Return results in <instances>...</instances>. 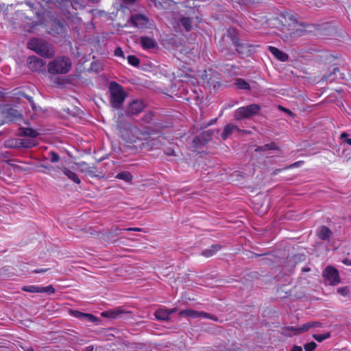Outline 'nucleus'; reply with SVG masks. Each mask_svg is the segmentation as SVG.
Returning a JSON list of instances; mask_svg holds the SVG:
<instances>
[{
    "label": "nucleus",
    "instance_id": "nucleus-20",
    "mask_svg": "<svg viewBox=\"0 0 351 351\" xmlns=\"http://www.w3.org/2000/svg\"><path fill=\"white\" fill-rule=\"evenodd\" d=\"M20 135L35 138L38 135V132L32 128H20Z\"/></svg>",
    "mask_w": 351,
    "mask_h": 351
},
{
    "label": "nucleus",
    "instance_id": "nucleus-22",
    "mask_svg": "<svg viewBox=\"0 0 351 351\" xmlns=\"http://www.w3.org/2000/svg\"><path fill=\"white\" fill-rule=\"evenodd\" d=\"M20 138H10L4 142V145L7 148H20Z\"/></svg>",
    "mask_w": 351,
    "mask_h": 351
},
{
    "label": "nucleus",
    "instance_id": "nucleus-44",
    "mask_svg": "<svg viewBox=\"0 0 351 351\" xmlns=\"http://www.w3.org/2000/svg\"><path fill=\"white\" fill-rule=\"evenodd\" d=\"M342 263L346 265H351V260L345 258L342 261Z\"/></svg>",
    "mask_w": 351,
    "mask_h": 351
},
{
    "label": "nucleus",
    "instance_id": "nucleus-24",
    "mask_svg": "<svg viewBox=\"0 0 351 351\" xmlns=\"http://www.w3.org/2000/svg\"><path fill=\"white\" fill-rule=\"evenodd\" d=\"M320 326L321 324L318 322H311L306 323L305 324L300 327L298 330L300 332H302L308 330L311 328L319 327Z\"/></svg>",
    "mask_w": 351,
    "mask_h": 351
},
{
    "label": "nucleus",
    "instance_id": "nucleus-17",
    "mask_svg": "<svg viewBox=\"0 0 351 351\" xmlns=\"http://www.w3.org/2000/svg\"><path fill=\"white\" fill-rule=\"evenodd\" d=\"M62 171L64 173V174L68 178H69L73 182L76 184H80L81 182L80 179L78 178L77 175L75 173L70 171L66 167L62 168Z\"/></svg>",
    "mask_w": 351,
    "mask_h": 351
},
{
    "label": "nucleus",
    "instance_id": "nucleus-12",
    "mask_svg": "<svg viewBox=\"0 0 351 351\" xmlns=\"http://www.w3.org/2000/svg\"><path fill=\"white\" fill-rule=\"evenodd\" d=\"M71 314L75 317L80 319H86L90 322H95L97 319L93 315L89 313H85L77 311H71Z\"/></svg>",
    "mask_w": 351,
    "mask_h": 351
},
{
    "label": "nucleus",
    "instance_id": "nucleus-36",
    "mask_svg": "<svg viewBox=\"0 0 351 351\" xmlns=\"http://www.w3.org/2000/svg\"><path fill=\"white\" fill-rule=\"evenodd\" d=\"M49 154L51 156V158H50L51 162H56L59 161L60 156L58 154H56V152H51Z\"/></svg>",
    "mask_w": 351,
    "mask_h": 351
},
{
    "label": "nucleus",
    "instance_id": "nucleus-48",
    "mask_svg": "<svg viewBox=\"0 0 351 351\" xmlns=\"http://www.w3.org/2000/svg\"><path fill=\"white\" fill-rule=\"evenodd\" d=\"M31 106H32V110L34 111H36V104H34V101L31 103Z\"/></svg>",
    "mask_w": 351,
    "mask_h": 351
},
{
    "label": "nucleus",
    "instance_id": "nucleus-45",
    "mask_svg": "<svg viewBox=\"0 0 351 351\" xmlns=\"http://www.w3.org/2000/svg\"><path fill=\"white\" fill-rule=\"evenodd\" d=\"M122 1L125 4L131 5V4H133L136 0H122Z\"/></svg>",
    "mask_w": 351,
    "mask_h": 351
},
{
    "label": "nucleus",
    "instance_id": "nucleus-18",
    "mask_svg": "<svg viewBox=\"0 0 351 351\" xmlns=\"http://www.w3.org/2000/svg\"><path fill=\"white\" fill-rule=\"evenodd\" d=\"M221 249V246L219 245H213L210 247L202 251V255L208 258L213 256L217 252Z\"/></svg>",
    "mask_w": 351,
    "mask_h": 351
},
{
    "label": "nucleus",
    "instance_id": "nucleus-26",
    "mask_svg": "<svg viewBox=\"0 0 351 351\" xmlns=\"http://www.w3.org/2000/svg\"><path fill=\"white\" fill-rule=\"evenodd\" d=\"M20 148H30L36 145V143L32 139L20 138Z\"/></svg>",
    "mask_w": 351,
    "mask_h": 351
},
{
    "label": "nucleus",
    "instance_id": "nucleus-57",
    "mask_svg": "<svg viewBox=\"0 0 351 351\" xmlns=\"http://www.w3.org/2000/svg\"><path fill=\"white\" fill-rule=\"evenodd\" d=\"M216 121V119L212 120V122L208 123V125H210L212 124V123H214Z\"/></svg>",
    "mask_w": 351,
    "mask_h": 351
},
{
    "label": "nucleus",
    "instance_id": "nucleus-14",
    "mask_svg": "<svg viewBox=\"0 0 351 351\" xmlns=\"http://www.w3.org/2000/svg\"><path fill=\"white\" fill-rule=\"evenodd\" d=\"M269 50L278 60L285 62L288 60V56L275 47L269 46Z\"/></svg>",
    "mask_w": 351,
    "mask_h": 351
},
{
    "label": "nucleus",
    "instance_id": "nucleus-21",
    "mask_svg": "<svg viewBox=\"0 0 351 351\" xmlns=\"http://www.w3.org/2000/svg\"><path fill=\"white\" fill-rule=\"evenodd\" d=\"M122 313L123 311L120 309H114L101 313V316L107 318L114 319Z\"/></svg>",
    "mask_w": 351,
    "mask_h": 351
},
{
    "label": "nucleus",
    "instance_id": "nucleus-1",
    "mask_svg": "<svg viewBox=\"0 0 351 351\" xmlns=\"http://www.w3.org/2000/svg\"><path fill=\"white\" fill-rule=\"evenodd\" d=\"M72 67L71 59L66 56H57L50 61L47 65V71L50 74H66Z\"/></svg>",
    "mask_w": 351,
    "mask_h": 351
},
{
    "label": "nucleus",
    "instance_id": "nucleus-4",
    "mask_svg": "<svg viewBox=\"0 0 351 351\" xmlns=\"http://www.w3.org/2000/svg\"><path fill=\"white\" fill-rule=\"evenodd\" d=\"M261 106L258 104H250L247 106L239 108L235 110L234 117L237 120L249 119L258 113Z\"/></svg>",
    "mask_w": 351,
    "mask_h": 351
},
{
    "label": "nucleus",
    "instance_id": "nucleus-41",
    "mask_svg": "<svg viewBox=\"0 0 351 351\" xmlns=\"http://www.w3.org/2000/svg\"><path fill=\"white\" fill-rule=\"evenodd\" d=\"M48 269H47V268L37 269L33 270V273H34V274L44 273V272H46L47 271H48Z\"/></svg>",
    "mask_w": 351,
    "mask_h": 351
},
{
    "label": "nucleus",
    "instance_id": "nucleus-46",
    "mask_svg": "<svg viewBox=\"0 0 351 351\" xmlns=\"http://www.w3.org/2000/svg\"><path fill=\"white\" fill-rule=\"evenodd\" d=\"M77 165L80 167H84V166H86L87 164L85 162H81L77 163Z\"/></svg>",
    "mask_w": 351,
    "mask_h": 351
},
{
    "label": "nucleus",
    "instance_id": "nucleus-8",
    "mask_svg": "<svg viewBox=\"0 0 351 351\" xmlns=\"http://www.w3.org/2000/svg\"><path fill=\"white\" fill-rule=\"evenodd\" d=\"M180 317H189L192 318L213 319L208 313L203 311H197L192 309H186L179 313Z\"/></svg>",
    "mask_w": 351,
    "mask_h": 351
},
{
    "label": "nucleus",
    "instance_id": "nucleus-3",
    "mask_svg": "<svg viewBox=\"0 0 351 351\" xmlns=\"http://www.w3.org/2000/svg\"><path fill=\"white\" fill-rule=\"evenodd\" d=\"M109 91L112 107L116 109L120 108L127 96L123 86L116 82H112L109 86Z\"/></svg>",
    "mask_w": 351,
    "mask_h": 351
},
{
    "label": "nucleus",
    "instance_id": "nucleus-38",
    "mask_svg": "<svg viewBox=\"0 0 351 351\" xmlns=\"http://www.w3.org/2000/svg\"><path fill=\"white\" fill-rule=\"evenodd\" d=\"M114 55L118 57L124 58V53L121 47H117L115 49Z\"/></svg>",
    "mask_w": 351,
    "mask_h": 351
},
{
    "label": "nucleus",
    "instance_id": "nucleus-54",
    "mask_svg": "<svg viewBox=\"0 0 351 351\" xmlns=\"http://www.w3.org/2000/svg\"><path fill=\"white\" fill-rule=\"evenodd\" d=\"M43 1H45L46 3H52V0H43Z\"/></svg>",
    "mask_w": 351,
    "mask_h": 351
},
{
    "label": "nucleus",
    "instance_id": "nucleus-6",
    "mask_svg": "<svg viewBox=\"0 0 351 351\" xmlns=\"http://www.w3.org/2000/svg\"><path fill=\"white\" fill-rule=\"evenodd\" d=\"M323 276L326 283L330 285H337L340 282V278L337 269L328 266L323 271Z\"/></svg>",
    "mask_w": 351,
    "mask_h": 351
},
{
    "label": "nucleus",
    "instance_id": "nucleus-10",
    "mask_svg": "<svg viewBox=\"0 0 351 351\" xmlns=\"http://www.w3.org/2000/svg\"><path fill=\"white\" fill-rule=\"evenodd\" d=\"M22 114L15 108H10L5 112V119L6 122H14L21 119Z\"/></svg>",
    "mask_w": 351,
    "mask_h": 351
},
{
    "label": "nucleus",
    "instance_id": "nucleus-29",
    "mask_svg": "<svg viewBox=\"0 0 351 351\" xmlns=\"http://www.w3.org/2000/svg\"><path fill=\"white\" fill-rule=\"evenodd\" d=\"M180 23L187 32L189 31L192 27L191 21L189 18L183 17L180 19Z\"/></svg>",
    "mask_w": 351,
    "mask_h": 351
},
{
    "label": "nucleus",
    "instance_id": "nucleus-31",
    "mask_svg": "<svg viewBox=\"0 0 351 351\" xmlns=\"http://www.w3.org/2000/svg\"><path fill=\"white\" fill-rule=\"evenodd\" d=\"M128 63L134 66H137L139 65L140 61L137 57L135 56H128Z\"/></svg>",
    "mask_w": 351,
    "mask_h": 351
},
{
    "label": "nucleus",
    "instance_id": "nucleus-34",
    "mask_svg": "<svg viewBox=\"0 0 351 351\" xmlns=\"http://www.w3.org/2000/svg\"><path fill=\"white\" fill-rule=\"evenodd\" d=\"M317 347V344L314 341L307 343L304 346L305 351H313Z\"/></svg>",
    "mask_w": 351,
    "mask_h": 351
},
{
    "label": "nucleus",
    "instance_id": "nucleus-43",
    "mask_svg": "<svg viewBox=\"0 0 351 351\" xmlns=\"http://www.w3.org/2000/svg\"><path fill=\"white\" fill-rule=\"evenodd\" d=\"M291 351H302V348L301 346H294Z\"/></svg>",
    "mask_w": 351,
    "mask_h": 351
},
{
    "label": "nucleus",
    "instance_id": "nucleus-16",
    "mask_svg": "<svg viewBox=\"0 0 351 351\" xmlns=\"http://www.w3.org/2000/svg\"><path fill=\"white\" fill-rule=\"evenodd\" d=\"M154 315L158 320L167 321L169 319L171 312L165 309H158Z\"/></svg>",
    "mask_w": 351,
    "mask_h": 351
},
{
    "label": "nucleus",
    "instance_id": "nucleus-58",
    "mask_svg": "<svg viewBox=\"0 0 351 351\" xmlns=\"http://www.w3.org/2000/svg\"><path fill=\"white\" fill-rule=\"evenodd\" d=\"M297 164H298V162H295V163H294V164L293 165V166L295 167V166H297Z\"/></svg>",
    "mask_w": 351,
    "mask_h": 351
},
{
    "label": "nucleus",
    "instance_id": "nucleus-55",
    "mask_svg": "<svg viewBox=\"0 0 351 351\" xmlns=\"http://www.w3.org/2000/svg\"><path fill=\"white\" fill-rule=\"evenodd\" d=\"M169 155H174V152L173 151H169V153H167Z\"/></svg>",
    "mask_w": 351,
    "mask_h": 351
},
{
    "label": "nucleus",
    "instance_id": "nucleus-35",
    "mask_svg": "<svg viewBox=\"0 0 351 351\" xmlns=\"http://www.w3.org/2000/svg\"><path fill=\"white\" fill-rule=\"evenodd\" d=\"M337 293L343 296H347L349 293V289L348 287H339Z\"/></svg>",
    "mask_w": 351,
    "mask_h": 351
},
{
    "label": "nucleus",
    "instance_id": "nucleus-40",
    "mask_svg": "<svg viewBox=\"0 0 351 351\" xmlns=\"http://www.w3.org/2000/svg\"><path fill=\"white\" fill-rule=\"evenodd\" d=\"M120 231L124 230V231H136V232H141V228H124V229H120Z\"/></svg>",
    "mask_w": 351,
    "mask_h": 351
},
{
    "label": "nucleus",
    "instance_id": "nucleus-53",
    "mask_svg": "<svg viewBox=\"0 0 351 351\" xmlns=\"http://www.w3.org/2000/svg\"><path fill=\"white\" fill-rule=\"evenodd\" d=\"M58 24L60 29H62L63 27V25L61 24V23L60 21H58Z\"/></svg>",
    "mask_w": 351,
    "mask_h": 351
},
{
    "label": "nucleus",
    "instance_id": "nucleus-23",
    "mask_svg": "<svg viewBox=\"0 0 351 351\" xmlns=\"http://www.w3.org/2000/svg\"><path fill=\"white\" fill-rule=\"evenodd\" d=\"M331 231L329 228L326 226L321 227L318 231L317 234L319 237L322 240H326L330 236Z\"/></svg>",
    "mask_w": 351,
    "mask_h": 351
},
{
    "label": "nucleus",
    "instance_id": "nucleus-59",
    "mask_svg": "<svg viewBox=\"0 0 351 351\" xmlns=\"http://www.w3.org/2000/svg\"><path fill=\"white\" fill-rule=\"evenodd\" d=\"M285 37H286V38H285V40H287L289 39L288 36H286Z\"/></svg>",
    "mask_w": 351,
    "mask_h": 351
},
{
    "label": "nucleus",
    "instance_id": "nucleus-49",
    "mask_svg": "<svg viewBox=\"0 0 351 351\" xmlns=\"http://www.w3.org/2000/svg\"><path fill=\"white\" fill-rule=\"evenodd\" d=\"M25 4L28 5L31 9H33L34 4L30 2H26Z\"/></svg>",
    "mask_w": 351,
    "mask_h": 351
},
{
    "label": "nucleus",
    "instance_id": "nucleus-50",
    "mask_svg": "<svg viewBox=\"0 0 351 351\" xmlns=\"http://www.w3.org/2000/svg\"><path fill=\"white\" fill-rule=\"evenodd\" d=\"M26 98L29 101L30 103L34 101L32 97L27 96Z\"/></svg>",
    "mask_w": 351,
    "mask_h": 351
},
{
    "label": "nucleus",
    "instance_id": "nucleus-39",
    "mask_svg": "<svg viewBox=\"0 0 351 351\" xmlns=\"http://www.w3.org/2000/svg\"><path fill=\"white\" fill-rule=\"evenodd\" d=\"M348 136V134L346 133V132H343L341 134V139H343V138H346L345 140V142L348 144L349 145H351V138H347Z\"/></svg>",
    "mask_w": 351,
    "mask_h": 351
},
{
    "label": "nucleus",
    "instance_id": "nucleus-30",
    "mask_svg": "<svg viewBox=\"0 0 351 351\" xmlns=\"http://www.w3.org/2000/svg\"><path fill=\"white\" fill-rule=\"evenodd\" d=\"M330 337V334L329 332H326L324 334H318V335H313V337L318 342H322L324 340L329 338Z\"/></svg>",
    "mask_w": 351,
    "mask_h": 351
},
{
    "label": "nucleus",
    "instance_id": "nucleus-11",
    "mask_svg": "<svg viewBox=\"0 0 351 351\" xmlns=\"http://www.w3.org/2000/svg\"><path fill=\"white\" fill-rule=\"evenodd\" d=\"M145 108V105L141 100H134L129 106L128 113L131 114H137L140 113Z\"/></svg>",
    "mask_w": 351,
    "mask_h": 351
},
{
    "label": "nucleus",
    "instance_id": "nucleus-56",
    "mask_svg": "<svg viewBox=\"0 0 351 351\" xmlns=\"http://www.w3.org/2000/svg\"><path fill=\"white\" fill-rule=\"evenodd\" d=\"M169 155H174V152L173 151H169V153H167Z\"/></svg>",
    "mask_w": 351,
    "mask_h": 351
},
{
    "label": "nucleus",
    "instance_id": "nucleus-28",
    "mask_svg": "<svg viewBox=\"0 0 351 351\" xmlns=\"http://www.w3.org/2000/svg\"><path fill=\"white\" fill-rule=\"evenodd\" d=\"M237 87L239 89L242 90H250V84L245 81L243 79L239 78L237 79L235 83Z\"/></svg>",
    "mask_w": 351,
    "mask_h": 351
},
{
    "label": "nucleus",
    "instance_id": "nucleus-19",
    "mask_svg": "<svg viewBox=\"0 0 351 351\" xmlns=\"http://www.w3.org/2000/svg\"><path fill=\"white\" fill-rule=\"evenodd\" d=\"M234 130H238L237 127L233 124H228L224 127L223 132L221 134L223 140H226L233 132Z\"/></svg>",
    "mask_w": 351,
    "mask_h": 351
},
{
    "label": "nucleus",
    "instance_id": "nucleus-37",
    "mask_svg": "<svg viewBox=\"0 0 351 351\" xmlns=\"http://www.w3.org/2000/svg\"><path fill=\"white\" fill-rule=\"evenodd\" d=\"M213 134V132L212 130H207L202 134V138L204 139V141H206L210 138Z\"/></svg>",
    "mask_w": 351,
    "mask_h": 351
},
{
    "label": "nucleus",
    "instance_id": "nucleus-27",
    "mask_svg": "<svg viewBox=\"0 0 351 351\" xmlns=\"http://www.w3.org/2000/svg\"><path fill=\"white\" fill-rule=\"evenodd\" d=\"M21 289L23 291L29 292V293H40L41 286L37 285H29V286H23Z\"/></svg>",
    "mask_w": 351,
    "mask_h": 351
},
{
    "label": "nucleus",
    "instance_id": "nucleus-5",
    "mask_svg": "<svg viewBox=\"0 0 351 351\" xmlns=\"http://www.w3.org/2000/svg\"><path fill=\"white\" fill-rule=\"evenodd\" d=\"M288 18L292 22L291 24L289 25V37L291 38L300 36L307 31L304 26L302 23H299L293 15H288Z\"/></svg>",
    "mask_w": 351,
    "mask_h": 351
},
{
    "label": "nucleus",
    "instance_id": "nucleus-2",
    "mask_svg": "<svg viewBox=\"0 0 351 351\" xmlns=\"http://www.w3.org/2000/svg\"><path fill=\"white\" fill-rule=\"evenodd\" d=\"M28 48L45 58H50L55 54L53 46L38 38H32L27 43Z\"/></svg>",
    "mask_w": 351,
    "mask_h": 351
},
{
    "label": "nucleus",
    "instance_id": "nucleus-51",
    "mask_svg": "<svg viewBox=\"0 0 351 351\" xmlns=\"http://www.w3.org/2000/svg\"><path fill=\"white\" fill-rule=\"evenodd\" d=\"M89 1L93 3H97L100 1V0H89Z\"/></svg>",
    "mask_w": 351,
    "mask_h": 351
},
{
    "label": "nucleus",
    "instance_id": "nucleus-15",
    "mask_svg": "<svg viewBox=\"0 0 351 351\" xmlns=\"http://www.w3.org/2000/svg\"><path fill=\"white\" fill-rule=\"evenodd\" d=\"M141 43L145 49H154L156 45L155 40L148 36H142L141 38Z\"/></svg>",
    "mask_w": 351,
    "mask_h": 351
},
{
    "label": "nucleus",
    "instance_id": "nucleus-42",
    "mask_svg": "<svg viewBox=\"0 0 351 351\" xmlns=\"http://www.w3.org/2000/svg\"><path fill=\"white\" fill-rule=\"evenodd\" d=\"M279 109H280L281 110L284 111V112H286L287 114H289V115L291 116H293V113L292 112L289 110V109H287L281 106H279Z\"/></svg>",
    "mask_w": 351,
    "mask_h": 351
},
{
    "label": "nucleus",
    "instance_id": "nucleus-60",
    "mask_svg": "<svg viewBox=\"0 0 351 351\" xmlns=\"http://www.w3.org/2000/svg\"><path fill=\"white\" fill-rule=\"evenodd\" d=\"M28 351H33V350L31 348V349H30L29 350H28Z\"/></svg>",
    "mask_w": 351,
    "mask_h": 351
},
{
    "label": "nucleus",
    "instance_id": "nucleus-25",
    "mask_svg": "<svg viewBox=\"0 0 351 351\" xmlns=\"http://www.w3.org/2000/svg\"><path fill=\"white\" fill-rule=\"evenodd\" d=\"M115 178L119 180H123L127 182H130L132 180V176L128 171L121 172L118 173Z\"/></svg>",
    "mask_w": 351,
    "mask_h": 351
},
{
    "label": "nucleus",
    "instance_id": "nucleus-32",
    "mask_svg": "<svg viewBox=\"0 0 351 351\" xmlns=\"http://www.w3.org/2000/svg\"><path fill=\"white\" fill-rule=\"evenodd\" d=\"M56 292V289L52 285H49L47 287H42L41 286V291L40 293H48L50 294H53Z\"/></svg>",
    "mask_w": 351,
    "mask_h": 351
},
{
    "label": "nucleus",
    "instance_id": "nucleus-7",
    "mask_svg": "<svg viewBox=\"0 0 351 351\" xmlns=\"http://www.w3.org/2000/svg\"><path fill=\"white\" fill-rule=\"evenodd\" d=\"M128 23H129L130 26L139 29H144L147 27L149 19L143 14H132L128 21Z\"/></svg>",
    "mask_w": 351,
    "mask_h": 351
},
{
    "label": "nucleus",
    "instance_id": "nucleus-47",
    "mask_svg": "<svg viewBox=\"0 0 351 351\" xmlns=\"http://www.w3.org/2000/svg\"><path fill=\"white\" fill-rule=\"evenodd\" d=\"M94 348L92 346H88L85 348L84 351H93Z\"/></svg>",
    "mask_w": 351,
    "mask_h": 351
},
{
    "label": "nucleus",
    "instance_id": "nucleus-13",
    "mask_svg": "<svg viewBox=\"0 0 351 351\" xmlns=\"http://www.w3.org/2000/svg\"><path fill=\"white\" fill-rule=\"evenodd\" d=\"M232 40L236 47L237 51L239 53L246 54L250 51L247 45L240 43L239 40L235 36L232 38Z\"/></svg>",
    "mask_w": 351,
    "mask_h": 351
},
{
    "label": "nucleus",
    "instance_id": "nucleus-9",
    "mask_svg": "<svg viewBox=\"0 0 351 351\" xmlns=\"http://www.w3.org/2000/svg\"><path fill=\"white\" fill-rule=\"evenodd\" d=\"M45 62L40 58L32 56L28 59L27 65L29 69L33 71H40L44 69Z\"/></svg>",
    "mask_w": 351,
    "mask_h": 351
},
{
    "label": "nucleus",
    "instance_id": "nucleus-33",
    "mask_svg": "<svg viewBox=\"0 0 351 351\" xmlns=\"http://www.w3.org/2000/svg\"><path fill=\"white\" fill-rule=\"evenodd\" d=\"M274 149V145L266 144L263 146L258 147L256 149V152H262V151L269 150V149Z\"/></svg>",
    "mask_w": 351,
    "mask_h": 351
},
{
    "label": "nucleus",
    "instance_id": "nucleus-52",
    "mask_svg": "<svg viewBox=\"0 0 351 351\" xmlns=\"http://www.w3.org/2000/svg\"><path fill=\"white\" fill-rule=\"evenodd\" d=\"M169 312H171V314L176 312V309L173 308V309H170V310H167Z\"/></svg>",
    "mask_w": 351,
    "mask_h": 351
}]
</instances>
